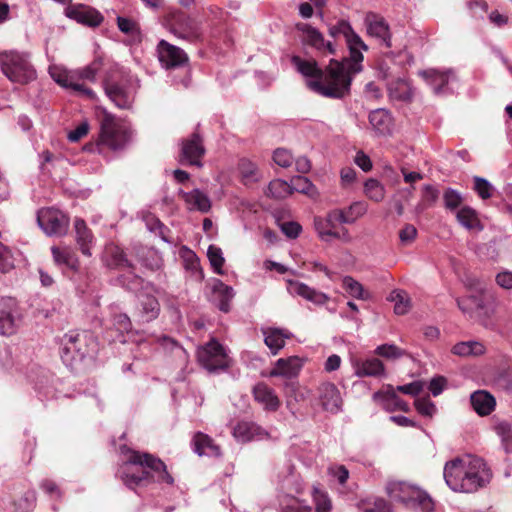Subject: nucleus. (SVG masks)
I'll return each instance as SVG.
<instances>
[{
	"label": "nucleus",
	"mask_w": 512,
	"mask_h": 512,
	"mask_svg": "<svg viewBox=\"0 0 512 512\" xmlns=\"http://www.w3.org/2000/svg\"><path fill=\"white\" fill-rule=\"evenodd\" d=\"M328 35L333 39L340 35L345 38L349 49L346 62L331 61L324 72L315 60L293 56L291 61L297 71L307 78L310 90L328 98L341 99L349 93L353 75L362 71L363 51H367L368 46L345 20L330 25Z\"/></svg>",
	"instance_id": "nucleus-1"
},
{
	"label": "nucleus",
	"mask_w": 512,
	"mask_h": 512,
	"mask_svg": "<svg viewBox=\"0 0 512 512\" xmlns=\"http://www.w3.org/2000/svg\"><path fill=\"white\" fill-rule=\"evenodd\" d=\"M121 451L125 458L116 474L127 487L133 489L142 482L150 480L173 484V477L167 472L166 465L159 458L148 453L131 450L125 446Z\"/></svg>",
	"instance_id": "nucleus-2"
},
{
	"label": "nucleus",
	"mask_w": 512,
	"mask_h": 512,
	"mask_svg": "<svg viewBox=\"0 0 512 512\" xmlns=\"http://www.w3.org/2000/svg\"><path fill=\"white\" fill-rule=\"evenodd\" d=\"M60 346L63 363L73 366L86 357H92L97 351L98 344L89 332L69 331L61 338Z\"/></svg>",
	"instance_id": "nucleus-3"
},
{
	"label": "nucleus",
	"mask_w": 512,
	"mask_h": 512,
	"mask_svg": "<svg viewBox=\"0 0 512 512\" xmlns=\"http://www.w3.org/2000/svg\"><path fill=\"white\" fill-rule=\"evenodd\" d=\"M387 493L394 501L405 504L408 508L420 512H432L434 502L431 497L418 487L403 481H391L386 487Z\"/></svg>",
	"instance_id": "nucleus-4"
},
{
	"label": "nucleus",
	"mask_w": 512,
	"mask_h": 512,
	"mask_svg": "<svg viewBox=\"0 0 512 512\" xmlns=\"http://www.w3.org/2000/svg\"><path fill=\"white\" fill-rule=\"evenodd\" d=\"M131 138L130 129L113 115L105 113L100 121V133L97 146L112 151L124 149Z\"/></svg>",
	"instance_id": "nucleus-5"
},
{
	"label": "nucleus",
	"mask_w": 512,
	"mask_h": 512,
	"mask_svg": "<svg viewBox=\"0 0 512 512\" xmlns=\"http://www.w3.org/2000/svg\"><path fill=\"white\" fill-rule=\"evenodd\" d=\"M0 66L2 72L12 82L26 84L36 77V71L26 53L3 52L0 54Z\"/></svg>",
	"instance_id": "nucleus-6"
},
{
	"label": "nucleus",
	"mask_w": 512,
	"mask_h": 512,
	"mask_svg": "<svg viewBox=\"0 0 512 512\" xmlns=\"http://www.w3.org/2000/svg\"><path fill=\"white\" fill-rule=\"evenodd\" d=\"M108 98L120 109H129L134 102L137 80L130 75H122L118 80L107 78L103 82Z\"/></svg>",
	"instance_id": "nucleus-7"
},
{
	"label": "nucleus",
	"mask_w": 512,
	"mask_h": 512,
	"mask_svg": "<svg viewBox=\"0 0 512 512\" xmlns=\"http://www.w3.org/2000/svg\"><path fill=\"white\" fill-rule=\"evenodd\" d=\"M166 21L169 31L177 38L189 43H198L204 40L201 23L184 12H170Z\"/></svg>",
	"instance_id": "nucleus-8"
},
{
	"label": "nucleus",
	"mask_w": 512,
	"mask_h": 512,
	"mask_svg": "<svg viewBox=\"0 0 512 512\" xmlns=\"http://www.w3.org/2000/svg\"><path fill=\"white\" fill-rule=\"evenodd\" d=\"M105 263L111 269L127 271V275L121 276V282L129 290H135L141 284L142 280L134 273L133 264L127 259L124 251L116 246L109 245L105 250Z\"/></svg>",
	"instance_id": "nucleus-9"
},
{
	"label": "nucleus",
	"mask_w": 512,
	"mask_h": 512,
	"mask_svg": "<svg viewBox=\"0 0 512 512\" xmlns=\"http://www.w3.org/2000/svg\"><path fill=\"white\" fill-rule=\"evenodd\" d=\"M197 358L209 372L224 371L230 366V358L225 348L215 339L198 349Z\"/></svg>",
	"instance_id": "nucleus-10"
},
{
	"label": "nucleus",
	"mask_w": 512,
	"mask_h": 512,
	"mask_svg": "<svg viewBox=\"0 0 512 512\" xmlns=\"http://www.w3.org/2000/svg\"><path fill=\"white\" fill-rule=\"evenodd\" d=\"M466 469V482L459 485V487L464 488L467 493L475 492L478 489L486 486L492 478L490 469L481 458L467 456Z\"/></svg>",
	"instance_id": "nucleus-11"
},
{
	"label": "nucleus",
	"mask_w": 512,
	"mask_h": 512,
	"mask_svg": "<svg viewBox=\"0 0 512 512\" xmlns=\"http://www.w3.org/2000/svg\"><path fill=\"white\" fill-rule=\"evenodd\" d=\"M296 29L304 46L310 47L323 55H334L336 53L335 44L330 40H326L323 33L316 27L308 23H297Z\"/></svg>",
	"instance_id": "nucleus-12"
},
{
	"label": "nucleus",
	"mask_w": 512,
	"mask_h": 512,
	"mask_svg": "<svg viewBox=\"0 0 512 512\" xmlns=\"http://www.w3.org/2000/svg\"><path fill=\"white\" fill-rule=\"evenodd\" d=\"M39 227L48 236H63L69 227V218L55 208H42L37 213Z\"/></svg>",
	"instance_id": "nucleus-13"
},
{
	"label": "nucleus",
	"mask_w": 512,
	"mask_h": 512,
	"mask_svg": "<svg viewBox=\"0 0 512 512\" xmlns=\"http://www.w3.org/2000/svg\"><path fill=\"white\" fill-rule=\"evenodd\" d=\"M21 322V313L14 298H0V335L8 336L16 332Z\"/></svg>",
	"instance_id": "nucleus-14"
},
{
	"label": "nucleus",
	"mask_w": 512,
	"mask_h": 512,
	"mask_svg": "<svg viewBox=\"0 0 512 512\" xmlns=\"http://www.w3.org/2000/svg\"><path fill=\"white\" fill-rule=\"evenodd\" d=\"M467 457L454 458L447 461L443 469V477L447 486L454 492L467 493L464 488L459 487L466 482L467 477Z\"/></svg>",
	"instance_id": "nucleus-15"
},
{
	"label": "nucleus",
	"mask_w": 512,
	"mask_h": 512,
	"mask_svg": "<svg viewBox=\"0 0 512 512\" xmlns=\"http://www.w3.org/2000/svg\"><path fill=\"white\" fill-rule=\"evenodd\" d=\"M157 52L159 61L167 69L181 67L188 62V56L183 49L165 40L159 42Z\"/></svg>",
	"instance_id": "nucleus-16"
},
{
	"label": "nucleus",
	"mask_w": 512,
	"mask_h": 512,
	"mask_svg": "<svg viewBox=\"0 0 512 512\" xmlns=\"http://www.w3.org/2000/svg\"><path fill=\"white\" fill-rule=\"evenodd\" d=\"M49 73L53 80L60 84L62 87L71 89L77 95L83 96L87 99H95L96 94L92 89L85 86L83 83L78 82L75 79L74 74H69L66 71H62L57 67H51Z\"/></svg>",
	"instance_id": "nucleus-17"
},
{
	"label": "nucleus",
	"mask_w": 512,
	"mask_h": 512,
	"mask_svg": "<svg viewBox=\"0 0 512 512\" xmlns=\"http://www.w3.org/2000/svg\"><path fill=\"white\" fill-rule=\"evenodd\" d=\"M318 399L322 408L332 414H336L342 409V397L335 384L322 383L318 389Z\"/></svg>",
	"instance_id": "nucleus-18"
},
{
	"label": "nucleus",
	"mask_w": 512,
	"mask_h": 512,
	"mask_svg": "<svg viewBox=\"0 0 512 512\" xmlns=\"http://www.w3.org/2000/svg\"><path fill=\"white\" fill-rule=\"evenodd\" d=\"M65 15L78 23L90 27H97L103 21L102 15L94 8L83 4L69 5L65 8Z\"/></svg>",
	"instance_id": "nucleus-19"
},
{
	"label": "nucleus",
	"mask_w": 512,
	"mask_h": 512,
	"mask_svg": "<svg viewBox=\"0 0 512 512\" xmlns=\"http://www.w3.org/2000/svg\"><path fill=\"white\" fill-rule=\"evenodd\" d=\"M373 400L388 412L397 410L409 411V405L396 394V390L392 385H386L383 390L375 392Z\"/></svg>",
	"instance_id": "nucleus-20"
},
{
	"label": "nucleus",
	"mask_w": 512,
	"mask_h": 512,
	"mask_svg": "<svg viewBox=\"0 0 512 512\" xmlns=\"http://www.w3.org/2000/svg\"><path fill=\"white\" fill-rule=\"evenodd\" d=\"M205 153L202 139L196 133L183 141L181 148V162L201 167V158Z\"/></svg>",
	"instance_id": "nucleus-21"
},
{
	"label": "nucleus",
	"mask_w": 512,
	"mask_h": 512,
	"mask_svg": "<svg viewBox=\"0 0 512 512\" xmlns=\"http://www.w3.org/2000/svg\"><path fill=\"white\" fill-rule=\"evenodd\" d=\"M287 290L291 295L300 296L315 305H324L330 299L327 294L296 280H287Z\"/></svg>",
	"instance_id": "nucleus-22"
},
{
	"label": "nucleus",
	"mask_w": 512,
	"mask_h": 512,
	"mask_svg": "<svg viewBox=\"0 0 512 512\" xmlns=\"http://www.w3.org/2000/svg\"><path fill=\"white\" fill-rule=\"evenodd\" d=\"M419 74L427 81L433 92L437 95L447 93L449 91L448 85L454 80V73L451 70L427 69Z\"/></svg>",
	"instance_id": "nucleus-23"
},
{
	"label": "nucleus",
	"mask_w": 512,
	"mask_h": 512,
	"mask_svg": "<svg viewBox=\"0 0 512 512\" xmlns=\"http://www.w3.org/2000/svg\"><path fill=\"white\" fill-rule=\"evenodd\" d=\"M364 23L369 36L379 39L386 47H391L389 27L384 18L370 12L366 15Z\"/></svg>",
	"instance_id": "nucleus-24"
},
{
	"label": "nucleus",
	"mask_w": 512,
	"mask_h": 512,
	"mask_svg": "<svg viewBox=\"0 0 512 512\" xmlns=\"http://www.w3.org/2000/svg\"><path fill=\"white\" fill-rule=\"evenodd\" d=\"M254 399L268 412L279 409L281 401L275 391L265 383H258L253 388Z\"/></svg>",
	"instance_id": "nucleus-25"
},
{
	"label": "nucleus",
	"mask_w": 512,
	"mask_h": 512,
	"mask_svg": "<svg viewBox=\"0 0 512 512\" xmlns=\"http://www.w3.org/2000/svg\"><path fill=\"white\" fill-rule=\"evenodd\" d=\"M278 477L279 487L284 495L292 496V494H299L303 491V481L292 465L285 467Z\"/></svg>",
	"instance_id": "nucleus-26"
},
{
	"label": "nucleus",
	"mask_w": 512,
	"mask_h": 512,
	"mask_svg": "<svg viewBox=\"0 0 512 512\" xmlns=\"http://www.w3.org/2000/svg\"><path fill=\"white\" fill-rule=\"evenodd\" d=\"M179 195L184 200L189 211H198L207 213L211 209V201L207 194L199 189H193L190 192L179 190Z\"/></svg>",
	"instance_id": "nucleus-27"
},
{
	"label": "nucleus",
	"mask_w": 512,
	"mask_h": 512,
	"mask_svg": "<svg viewBox=\"0 0 512 512\" xmlns=\"http://www.w3.org/2000/svg\"><path fill=\"white\" fill-rule=\"evenodd\" d=\"M303 366L302 359L297 356H291L286 359L280 358L276 361L275 367L270 371L271 377H297Z\"/></svg>",
	"instance_id": "nucleus-28"
},
{
	"label": "nucleus",
	"mask_w": 512,
	"mask_h": 512,
	"mask_svg": "<svg viewBox=\"0 0 512 512\" xmlns=\"http://www.w3.org/2000/svg\"><path fill=\"white\" fill-rule=\"evenodd\" d=\"M354 373L358 377H381L385 375V367L378 358H369L366 360H352Z\"/></svg>",
	"instance_id": "nucleus-29"
},
{
	"label": "nucleus",
	"mask_w": 512,
	"mask_h": 512,
	"mask_svg": "<svg viewBox=\"0 0 512 512\" xmlns=\"http://www.w3.org/2000/svg\"><path fill=\"white\" fill-rule=\"evenodd\" d=\"M470 402L479 416L490 415L496 407L494 396L485 390L473 392L470 396Z\"/></svg>",
	"instance_id": "nucleus-30"
},
{
	"label": "nucleus",
	"mask_w": 512,
	"mask_h": 512,
	"mask_svg": "<svg viewBox=\"0 0 512 512\" xmlns=\"http://www.w3.org/2000/svg\"><path fill=\"white\" fill-rule=\"evenodd\" d=\"M265 435V431L253 422L242 421L233 428V436L243 443L262 439Z\"/></svg>",
	"instance_id": "nucleus-31"
},
{
	"label": "nucleus",
	"mask_w": 512,
	"mask_h": 512,
	"mask_svg": "<svg viewBox=\"0 0 512 512\" xmlns=\"http://www.w3.org/2000/svg\"><path fill=\"white\" fill-rule=\"evenodd\" d=\"M369 123L379 136L390 135L392 132V117L385 109H376L370 112Z\"/></svg>",
	"instance_id": "nucleus-32"
},
{
	"label": "nucleus",
	"mask_w": 512,
	"mask_h": 512,
	"mask_svg": "<svg viewBox=\"0 0 512 512\" xmlns=\"http://www.w3.org/2000/svg\"><path fill=\"white\" fill-rule=\"evenodd\" d=\"M212 292L218 308L222 312H228L230 310V302L235 296L233 288L216 279L212 285Z\"/></svg>",
	"instance_id": "nucleus-33"
},
{
	"label": "nucleus",
	"mask_w": 512,
	"mask_h": 512,
	"mask_svg": "<svg viewBox=\"0 0 512 512\" xmlns=\"http://www.w3.org/2000/svg\"><path fill=\"white\" fill-rule=\"evenodd\" d=\"M74 229L76 233V241L81 252L86 256H91V247L94 243V236L87 227L84 220L77 218L74 221Z\"/></svg>",
	"instance_id": "nucleus-34"
},
{
	"label": "nucleus",
	"mask_w": 512,
	"mask_h": 512,
	"mask_svg": "<svg viewBox=\"0 0 512 512\" xmlns=\"http://www.w3.org/2000/svg\"><path fill=\"white\" fill-rule=\"evenodd\" d=\"M193 450L199 456L217 457L220 456V448L206 434L198 432L193 437Z\"/></svg>",
	"instance_id": "nucleus-35"
},
{
	"label": "nucleus",
	"mask_w": 512,
	"mask_h": 512,
	"mask_svg": "<svg viewBox=\"0 0 512 512\" xmlns=\"http://www.w3.org/2000/svg\"><path fill=\"white\" fill-rule=\"evenodd\" d=\"M264 342L271 350L272 354H277L285 345V339L290 337V334L283 329L279 328H263Z\"/></svg>",
	"instance_id": "nucleus-36"
},
{
	"label": "nucleus",
	"mask_w": 512,
	"mask_h": 512,
	"mask_svg": "<svg viewBox=\"0 0 512 512\" xmlns=\"http://www.w3.org/2000/svg\"><path fill=\"white\" fill-rule=\"evenodd\" d=\"M160 304L152 295H142L139 302L138 317L141 322H150L158 317Z\"/></svg>",
	"instance_id": "nucleus-37"
},
{
	"label": "nucleus",
	"mask_w": 512,
	"mask_h": 512,
	"mask_svg": "<svg viewBox=\"0 0 512 512\" xmlns=\"http://www.w3.org/2000/svg\"><path fill=\"white\" fill-rule=\"evenodd\" d=\"M456 217L458 222L468 230L481 231L483 229L478 213L469 206L461 207L457 211Z\"/></svg>",
	"instance_id": "nucleus-38"
},
{
	"label": "nucleus",
	"mask_w": 512,
	"mask_h": 512,
	"mask_svg": "<svg viewBox=\"0 0 512 512\" xmlns=\"http://www.w3.org/2000/svg\"><path fill=\"white\" fill-rule=\"evenodd\" d=\"M53 259L59 266L65 267L72 271H77L79 268V261L76 255L69 249H60L56 246L51 248Z\"/></svg>",
	"instance_id": "nucleus-39"
},
{
	"label": "nucleus",
	"mask_w": 512,
	"mask_h": 512,
	"mask_svg": "<svg viewBox=\"0 0 512 512\" xmlns=\"http://www.w3.org/2000/svg\"><path fill=\"white\" fill-rule=\"evenodd\" d=\"M485 348L478 341H463L455 344L451 352L460 357L479 356L482 355Z\"/></svg>",
	"instance_id": "nucleus-40"
},
{
	"label": "nucleus",
	"mask_w": 512,
	"mask_h": 512,
	"mask_svg": "<svg viewBox=\"0 0 512 512\" xmlns=\"http://www.w3.org/2000/svg\"><path fill=\"white\" fill-rule=\"evenodd\" d=\"M389 95L392 99L399 101H408L412 97V90L408 82L402 79H398L392 82L389 87Z\"/></svg>",
	"instance_id": "nucleus-41"
},
{
	"label": "nucleus",
	"mask_w": 512,
	"mask_h": 512,
	"mask_svg": "<svg viewBox=\"0 0 512 512\" xmlns=\"http://www.w3.org/2000/svg\"><path fill=\"white\" fill-rule=\"evenodd\" d=\"M266 194L274 199H284L292 194V187L284 180L275 179L269 183Z\"/></svg>",
	"instance_id": "nucleus-42"
},
{
	"label": "nucleus",
	"mask_w": 512,
	"mask_h": 512,
	"mask_svg": "<svg viewBox=\"0 0 512 512\" xmlns=\"http://www.w3.org/2000/svg\"><path fill=\"white\" fill-rule=\"evenodd\" d=\"M279 504L282 512H311L309 505L293 496L283 495Z\"/></svg>",
	"instance_id": "nucleus-43"
},
{
	"label": "nucleus",
	"mask_w": 512,
	"mask_h": 512,
	"mask_svg": "<svg viewBox=\"0 0 512 512\" xmlns=\"http://www.w3.org/2000/svg\"><path fill=\"white\" fill-rule=\"evenodd\" d=\"M344 290L352 297L366 300L369 294L364 290L363 285L351 276H345L342 280Z\"/></svg>",
	"instance_id": "nucleus-44"
},
{
	"label": "nucleus",
	"mask_w": 512,
	"mask_h": 512,
	"mask_svg": "<svg viewBox=\"0 0 512 512\" xmlns=\"http://www.w3.org/2000/svg\"><path fill=\"white\" fill-rule=\"evenodd\" d=\"M374 353L377 356L383 357L387 360H397V359H400L403 356L407 355L406 350H404L392 343H385V344L379 345L374 350Z\"/></svg>",
	"instance_id": "nucleus-45"
},
{
	"label": "nucleus",
	"mask_w": 512,
	"mask_h": 512,
	"mask_svg": "<svg viewBox=\"0 0 512 512\" xmlns=\"http://www.w3.org/2000/svg\"><path fill=\"white\" fill-rule=\"evenodd\" d=\"M312 498L315 504L316 512H331L332 502L327 492L314 486L312 491Z\"/></svg>",
	"instance_id": "nucleus-46"
},
{
	"label": "nucleus",
	"mask_w": 512,
	"mask_h": 512,
	"mask_svg": "<svg viewBox=\"0 0 512 512\" xmlns=\"http://www.w3.org/2000/svg\"><path fill=\"white\" fill-rule=\"evenodd\" d=\"M102 67V61L100 59L94 60L88 66L77 70L74 75L75 79L80 82V80H87L90 82H94L96 79V75Z\"/></svg>",
	"instance_id": "nucleus-47"
},
{
	"label": "nucleus",
	"mask_w": 512,
	"mask_h": 512,
	"mask_svg": "<svg viewBox=\"0 0 512 512\" xmlns=\"http://www.w3.org/2000/svg\"><path fill=\"white\" fill-rule=\"evenodd\" d=\"M364 192L368 198L379 202L384 199V186L376 179L370 178L364 184Z\"/></svg>",
	"instance_id": "nucleus-48"
},
{
	"label": "nucleus",
	"mask_w": 512,
	"mask_h": 512,
	"mask_svg": "<svg viewBox=\"0 0 512 512\" xmlns=\"http://www.w3.org/2000/svg\"><path fill=\"white\" fill-rule=\"evenodd\" d=\"M36 503V493L33 490H28L18 500L12 503L13 512H31Z\"/></svg>",
	"instance_id": "nucleus-49"
},
{
	"label": "nucleus",
	"mask_w": 512,
	"mask_h": 512,
	"mask_svg": "<svg viewBox=\"0 0 512 512\" xmlns=\"http://www.w3.org/2000/svg\"><path fill=\"white\" fill-rule=\"evenodd\" d=\"M457 305L463 313L468 314L470 317H473L475 309L479 310L483 308V302L477 296L459 298L457 299Z\"/></svg>",
	"instance_id": "nucleus-50"
},
{
	"label": "nucleus",
	"mask_w": 512,
	"mask_h": 512,
	"mask_svg": "<svg viewBox=\"0 0 512 512\" xmlns=\"http://www.w3.org/2000/svg\"><path fill=\"white\" fill-rule=\"evenodd\" d=\"M209 262L217 274H223L222 267L225 262L221 248L210 245L207 250Z\"/></svg>",
	"instance_id": "nucleus-51"
},
{
	"label": "nucleus",
	"mask_w": 512,
	"mask_h": 512,
	"mask_svg": "<svg viewBox=\"0 0 512 512\" xmlns=\"http://www.w3.org/2000/svg\"><path fill=\"white\" fill-rule=\"evenodd\" d=\"M314 226L323 241H329L332 237H340V234L323 218H315Z\"/></svg>",
	"instance_id": "nucleus-52"
},
{
	"label": "nucleus",
	"mask_w": 512,
	"mask_h": 512,
	"mask_svg": "<svg viewBox=\"0 0 512 512\" xmlns=\"http://www.w3.org/2000/svg\"><path fill=\"white\" fill-rule=\"evenodd\" d=\"M391 300L395 302L394 311L398 315H403L408 312L410 301L408 295L404 291H393Z\"/></svg>",
	"instance_id": "nucleus-53"
},
{
	"label": "nucleus",
	"mask_w": 512,
	"mask_h": 512,
	"mask_svg": "<svg viewBox=\"0 0 512 512\" xmlns=\"http://www.w3.org/2000/svg\"><path fill=\"white\" fill-rule=\"evenodd\" d=\"M444 205L448 210H455L460 207L463 198L460 192L453 188H447L443 194Z\"/></svg>",
	"instance_id": "nucleus-54"
},
{
	"label": "nucleus",
	"mask_w": 512,
	"mask_h": 512,
	"mask_svg": "<svg viewBox=\"0 0 512 512\" xmlns=\"http://www.w3.org/2000/svg\"><path fill=\"white\" fill-rule=\"evenodd\" d=\"M117 25L119 30L127 35L132 37H139L140 35L139 25L132 19L118 16Z\"/></svg>",
	"instance_id": "nucleus-55"
},
{
	"label": "nucleus",
	"mask_w": 512,
	"mask_h": 512,
	"mask_svg": "<svg viewBox=\"0 0 512 512\" xmlns=\"http://www.w3.org/2000/svg\"><path fill=\"white\" fill-rule=\"evenodd\" d=\"M474 190L481 199L486 200L492 196L493 186L486 179L475 176Z\"/></svg>",
	"instance_id": "nucleus-56"
},
{
	"label": "nucleus",
	"mask_w": 512,
	"mask_h": 512,
	"mask_svg": "<svg viewBox=\"0 0 512 512\" xmlns=\"http://www.w3.org/2000/svg\"><path fill=\"white\" fill-rule=\"evenodd\" d=\"M494 430L502 439V442L505 445V450L508 452L507 443L512 440V425L507 421H500L495 425Z\"/></svg>",
	"instance_id": "nucleus-57"
},
{
	"label": "nucleus",
	"mask_w": 512,
	"mask_h": 512,
	"mask_svg": "<svg viewBox=\"0 0 512 512\" xmlns=\"http://www.w3.org/2000/svg\"><path fill=\"white\" fill-rule=\"evenodd\" d=\"M284 393L287 397L288 407L291 405L292 399L296 402L304 399L303 393L299 391V385L297 382H286L284 385Z\"/></svg>",
	"instance_id": "nucleus-58"
},
{
	"label": "nucleus",
	"mask_w": 512,
	"mask_h": 512,
	"mask_svg": "<svg viewBox=\"0 0 512 512\" xmlns=\"http://www.w3.org/2000/svg\"><path fill=\"white\" fill-rule=\"evenodd\" d=\"M273 160L278 166L287 168L291 166V164L294 161V158L290 151H288L287 149L278 148L274 151Z\"/></svg>",
	"instance_id": "nucleus-59"
},
{
	"label": "nucleus",
	"mask_w": 512,
	"mask_h": 512,
	"mask_svg": "<svg viewBox=\"0 0 512 512\" xmlns=\"http://www.w3.org/2000/svg\"><path fill=\"white\" fill-rule=\"evenodd\" d=\"M240 171L246 182H255L258 180L257 167L254 163L246 160L242 161Z\"/></svg>",
	"instance_id": "nucleus-60"
},
{
	"label": "nucleus",
	"mask_w": 512,
	"mask_h": 512,
	"mask_svg": "<svg viewBox=\"0 0 512 512\" xmlns=\"http://www.w3.org/2000/svg\"><path fill=\"white\" fill-rule=\"evenodd\" d=\"M14 267V261L10 250L0 243V270L3 273L10 271Z\"/></svg>",
	"instance_id": "nucleus-61"
},
{
	"label": "nucleus",
	"mask_w": 512,
	"mask_h": 512,
	"mask_svg": "<svg viewBox=\"0 0 512 512\" xmlns=\"http://www.w3.org/2000/svg\"><path fill=\"white\" fill-rule=\"evenodd\" d=\"M184 261L185 267L191 270L197 279L203 278L202 270L200 269L199 259L191 250L187 252Z\"/></svg>",
	"instance_id": "nucleus-62"
},
{
	"label": "nucleus",
	"mask_w": 512,
	"mask_h": 512,
	"mask_svg": "<svg viewBox=\"0 0 512 512\" xmlns=\"http://www.w3.org/2000/svg\"><path fill=\"white\" fill-rule=\"evenodd\" d=\"M292 192L297 191L300 193L307 194L312 189L313 184L311 181L303 176H296L291 180Z\"/></svg>",
	"instance_id": "nucleus-63"
},
{
	"label": "nucleus",
	"mask_w": 512,
	"mask_h": 512,
	"mask_svg": "<svg viewBox=\"0 0 512 512\" xmlns=\"http://www.w3.org/2000/svg\"><path fill=\"white\" fill-rule=\"evenodd\" d=\"M415 407L423 416L431 417L436 412L434 403L427 398L417 399L415 401Z\"/></svg>",
	"instance_id": "nucleus-64"
}]
</instances>
